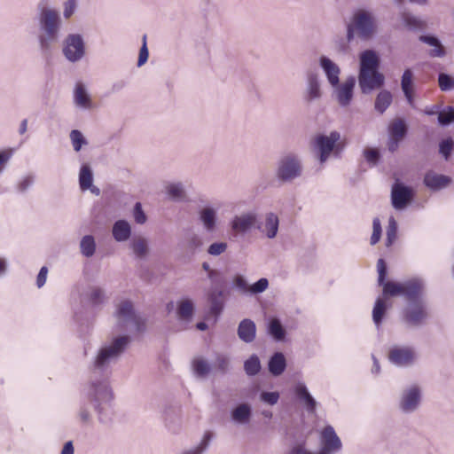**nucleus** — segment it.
<instances>
[{
	"label": "nucleus",
	"mask_w": 454,
	"mask_h": 454,
	"mask_svg": "<svg viewBox=\"0 0 454 454\" xmlns=\"http://www.w3.org/2000/svg\"><path fill=\"white\" fill-rule=\"evenodd\" d=\"M380 57L373 50H365L359 55L358 85L363 94L380 89L385 76L379 71Z\"/></svg>",
	"instance_id": "f257e3e1"
},
{
	"label": "nucleus",
	"mask_w": 454,
	"mask_h": 454,
	"mask_svg": "<svg viewBox=\"0 0 454 454\" xmlns=\"http://www.w3.org/2000/svg\"><path fill=\"white\" fill-rule=\"evenodd\" d=\"M378 33V20L372 11L359 9L354 12L347 25V41L352 42L355 36L370 40Z\"/></svg>",
	"instance_id": "f03ea898"
},
{
	"label": "nucleus",
	"mask_w": 454,
	"mask_h": 454,
	"mask_svg": "<svg viewBox=\"0 0 454 454\" xmlns=\"http://www.w3.org/2000/svg\"><path fill=\"white\" fill-rule=\"evenodd\" d=\"M39 26L42 32L39 36L40 47L47 55L59 40L61 26L59 12L51 8H43L40 12Z\"/></svg>",
	"instance_id": "7ed1b4c3"
},
{
	"label": "nucleus",
	"mask_w": 454,
	"mask_h": 454,
	"mask_svg": "<svg viewBox=\"0 0 454 454\" xmlns=\"http://www.w3.org/2000/svg\"><path fill=\"white\" fill-rule=\"evenodd\" d=\"M377 270L379 273L378 281L380 286H383V294L385 296L403 294L408 300H415L419 297L422 288V283L419 280L412 279L402 284L391 281L384 282L387 275V266L383 259L378 260Z\"/></svg>",
	"instance_id": "20e7f679"
},
{
	"label": "nucleus",
	"mask_w": 454,
	"mask_h": 454,
	"mask_svg": "<svg viewBox=\"0 0 454 454\" xmlns=\"http://www.w3.org/2000/svg\"><path fill=\"white\" fill-rule=\"evenodd\" d=\"M130 341L128 335L114 338L110 342L104 344L98 351L91 365L93 372L106 371L112 363L118 360Z\"/></svg>",
	"instance_id": "39448f33"
},
{
	"label": "nucleus",
	"mask_w": 454,
	"mask_h": 454,
	"mask_svg": "<svg viewBox=\"0 0 454 454\" xmlns=\"http://www.w3.org/2000/svg\"><path fill=\"white\" fill-rule=\"evenodd\" d=\"M115 317L121 329L136 332L145 330L144 318L135 311L133 303L129 300H123L117 305Z\"/></svg>",
	"instance_id": "423d86ee"
},
{
	"label": "nucleus",
	"mask_w": 454,
	"mask_h": 454,
	"mask_svg": "<svg viewBox=\"0 0 454 454\" xmlns=\"http://www.w3.org/2000/svg\"><path fill=\"white\" fill-rule=\"evenodd\" d=\"M88 395L101 419L104 411L111 406L114 398L108 381L106 380L92 381Z\"/></svg>",
	"instance_id": "0eeeda50"
},
{
	"label": "nucleus",
	"mask_w": 454,
	"mask_h": 454,
	"mask_svg": "<svg viewBox=\"0 0 454 454\" xmlns=\"http://www.w3.org/2000/svg\"><path fill=\"white\" fill-rule=\"evenodd\" d=\"M302 173V163L294 153H286L279 158L276 168V176L283 183H290L300 177Z\"/></svg>",
	"instance_id": "6e6552de"
},
{
	"label": "nucleus",
	"mask_w": 454,
	"mask_h": 454,
	"mask_svg": "<svg viewBox=\"0 0 454 454\" xmlns=\"http://www.w3.org/2000/svg\"><path fill=\"white\" fill-rule=\"evenodd\" d=\"M340 139V134L337 131H332L328 136L318 135L315 137L313 145L321 164H324L329 159L332 153L335 156L339 155L341 151L339 144Z\"/></svg>",
	"instance_id": "1a4fd4ad"
},
{
	"label": "nucleus",
	"mask_w": 454,
	"mask_h": 454,
	"mask_svg": "<svg viewBox=\"0 0 454 454\" xmlns=\"http://www.w3.org/2000/svg\"><path fill=\"white\" fill-rule=\"evenodd\" d=\"M258 215L255 211H247L236 215L230 222L231 231L236 236L245 235L252 229H256Z\"/></svg>",
	"instance_id": "9d476101"
},
{
	"label": "nucleus",
	"mask_w": 454,
	"mask_h": 454,
	"mask_svg": "<svg viewBox=\"0 0 454 454\" xmlns=\"http://www.w3.org/2000/svg\"><path fill=\"white\" fill-rule=\"evenodd\" d=\"M63 53L71 62L80 60L85 53V47L82 35H69L65 40Z\"/></svg>",
	"instance_id": "9b49d317"
},
{
	"label": "nucleus",
	"mask_w": 454,
	"mask_h": 454,
	"mask_svg": "<svg viewBox=\"0 0 454 454\" xmlns=\"http://www.w3.org/2000/svg\"><path fill=\"white\" fill-rule=\"evenodd\" d=\"M320 451L324 454H336L341 450L342 443L332 426H326L320 434Z\"/></svg>",
	"instance_id": "f8f14e48"
},
{
	"label": "nucleus",
	"mask_w": 454,
	"mask_h": 454,
	"mask_svg": "<svg viewBox=\"0 0 454 454\" xmlns=\"http://www.w3.org/2000/svg\"><path fill=\"white\" fill-rule=\"evenodd\" d=\"M420 400V388L416 385L411 386L403 391L400 397L399 408L404 413L414 412L419 408Z\"/></svg>",
	"instance_id": "ddd939ff"
},
{
	"label": "nucleus",
	"mask_w": 454,
	"mask_h": 454,
	"mask_svg": "<svg viewBox=\"0 0 454 454\" xmlns=\"http://www.w3.org/2000/svg\"><path fill=\"white\" fill-rule=\"evenodd\" d=\"M388 359L397 366H409L414 363L416 353L411 347L395 346L388 353Z\"/></svg>",
	"instance_id": "4468645a"
},
{
	"label": "nucleus",
	"mask_w": 454,
	"mask_h": 454,
	"mask_svg": "<svg viewBox=\"0 0 454 454\" xmlns=\"http://www.w3.org/2000/svg\"><path fill=\"white\" fill-rule=\"evenodd\" d=\"M321 81L315 72H309L306 75V85L303 91V99L307 103H312L322 98Z\"/></svg>",
	"instance_id": "2eb2a0df"
},
{
	"label": "nucleus",
	"mask_w": 454,
	"mask_h": 454,
	"mask_svg": "<svg viewBox=\"0 0 454 454\" xmlns=\"http://www.w3.org/2000/svg\"><path fill=\"white\" fill-rule=\"evenodd\" d=\"M355 85V77L349 76L341 84L339 83L336 87H333L335 98L340 106L346 107L350 105Z\"/></svg>",
	"instance_id": "dca6fc26"
},
{
	"label": "nucleus",
	"mask_w": 454,
	"mask_h": 454,
	"mask_svg": "<svg viewBox=\"0 0 454 454\" xmlns=\"http://www.w3.org/2000/svg\"><path fill=\"white\" fill-rule=\"evenodd\" d=\"M411 190L399 183H395L392 186L391 200L393 207L401 210L403 209L411 200Z\"/></svg>",
	"instance_id": "f3484780"
},
{
	"label": "nucleus",
	"mask_w": 454,
	"mask_h": 454,
	"mask_svg": "<svg viewBox=\"0 0 454 454\" xmlns=\"http://www.w3.org/2000/svg\"><path fill=\"white\" fill-rule=\"evenodd\" d=\"M319 66L323 70L328 83L336 87L340 82V67L330 58L322 55L319 58Z\"/></svg>",
	"instance_id": "a211bd4d"
},
{
	"label": "nucleus",
	"mask_w": 454,
	"mask_h": 454,
	"mask_svg": "<svg viewBox=\"0 0 454 454\" xmlns=\"http://www.w3.org/2000/svg\"><path fill=\"white\" fill-rule=\"evenodd\" d=\"M279 226V219L278 216L273 213L269 212L264 216V223H261L258 221L256 225V229L262 234H264L268 239L276 238Z\"/></svg>",
	"instance_id": "6ab92c4d"
},
{
	"label": "nucleus",
	"mask_w": 454,
	"mask_h": 454,
	"mask_svg": "<svg viewBox=\"0 0 454 454\" xmlns=\"http://www.w3.org/2000/svg\"><path fill=\"white\" fill-rule=\"evenodd\" d=\"M199 221L203 229L209 233L215 232L217 227V211L212 207H205L198 212Z\"/></svg>",
	"instance_id": "aec40b11"
},
{
	"label": "nucleus",
	"mask_w": 454,
	"mask_h": 454,
	"mask_svg": "<svg viewBox=\"0 0 454 454\" xmlns=\"http://www.w3.org/2000/svg\"><path fill=\"white\" fill-rule=\"evenodd\" d=\"M74 106L82 110L91 109L93 102L89 94L85 85L82 82H77L74 89Z\"/></svg>",
	"instance_id": "412c9836"
},
{
	"label": "nucleus",
	"mask_w": 454,
	"mask_h": 454,
	"mask_svg": "<svg viewBox=\"0 0 454 454\" xmlns=\"http://www.w3.org/2000/svg\"><path fill=\"white\" fill-rule=\"evenodd\" d=\"M252 407L247 403H241L231 411V419L237 425H247L252 418Z\"/></svg>",
	"instance_id": "4be33fe9"
},
{
	"label": "nucleus",
	"mask_w": 454,
	"mask_h": 454,
	"mask_svg": "<svg viewBox=\"0 0 454 454\" xmlns=\"http://www.w3.org/2000/svg\"><path fill=\"white\" fill-rule=\"evenodd\" d=\"M213 436L214 434L212 432L206 431L200 441L196 445L184 448L177 454H205L210 445Z\"/></svg>",
	"instance_id": "5701e85b"
},
{
	"label": "nucleus",
	"mask_w": 454,
	"mask_h": 454,
	"mask_svg": "<svg viewBox=\"0 0 454 454\" xmlns=\"http://www.w3.org/2000/svg\"><path fill=\"white\" fill-rule=\"evenodd\" d=\"M451 182V179L443 175H439L434 172H428L424 178V184L431 190H440L447 187Z\"/></svg>",
	"instance_id": "b1692460"
},
{
	"label": "nucleus",
	"mask_w": 454,
	"mask_h": 454,
	"mask_svg": "<svg viewBox=\"0 0 454 454\" xmlns=\"http://www.w3.org/2000/svg\"><path fill=\"white\" fill-rule=\"evenodd\" d=\"M256 326L250 319H243L238 327L239 338L246 343H251L255 339Z\"/></svg>",
	"instance_id": "393cba45"
},
{
	"label": "nucleus",
	"mask_w": 454,
	"mask_h": 454,
	"mask_svg": "<svg viewBox=\"0 0 454 454\" xmlns=\"http://www.w3.org/2000/svg\"><path fill=\"white\" fill-rule=\"evenodd\" d=\"M112 234L117 242L127 241L131 235V226L126 220H118L113 225Z\"/></svg>",
	"instance_id": "a878e982"
},
{
	"label": "nucleus",
	"mask_w": 454,
	"mask_h": 454,
	"mask_svg": "<svg viewBox=\"0 0 454 454\" xmlns=\"http://www.w3.org/2000/svg\"><path fill=\"white\" fill-rule=\"evenodd\" d=\"M130 248L137 259H145L149 254V244L146 238L137 236L130 241Z\"/></svg>",
	"instance_id": "bb28decb"
},
{
	"label": "nucleus",
	"mask_w": 454,
	"mask_h": 454,
	"mask_svg": "<svg viewBox=\"0 0 454 454\" xmlns=\"http://www.w3.org/2000/svg\"><path fill=\"white\" fill-rule=\"evenodd\" d=\"M294 392L298 398L303 402L307 410L310 412H314L316 410L317 402L308 391L305 384L301 382L297 383L294 387Z\"/></svg>",
	"instance_id": "cd10ccee"
},
{
	"label": "nucleus",
	"mask_w": 454,
	"mask_h": 454,
	"mask_svg": "<svg viewBox=\"0 0 454 454\" xmlns=\"http://www.w3.org/2000/svg\"><path fill=\"white\" fill-rule=\"evenodd\" d=\"M417 299L418 297L415 300H409L411 303L406 310V318L412 324L419 323L426 316L421 303Z\"/></svg>",
	"instance_id": "c85d7f7f"
},
{
	"label": "nucleus",
	"mask_w": 454,
	"mask_h": 454,
	"mask_svg": "<svg viewBox=\"0 0 454 454\" xmlns=\"http://www.w3.org/2000/svg\"><path fill=\"white\" fill-rule=\"evenodd\" d=\"M194 312V303L189 298H184L177 303L176 315L180 320L190 321Z\"/></svg>",
	"instance_id": "c756f323"
},
{
	"label": "nucleus",
	"mask_w": 454,
	"mask_h": 454,
	"mask_svg": "<svg viewBox=\"0 0 454 454\" xmlns=\"http://www.w3.org/2000/svg\"><path fill=\"white\" fill-rule=\"evenodd\" d=\"M402 90L410 105L413 103V73L411 69L404 70L401 79Z\"/></svg>",
	"instance_id": "7c9ffc66"
},
{
	"label": "nucleus",
	"mask_w": 454,
	"mask_h": 454,
	"mask_svg": "<svg viewBox=\"0 0 454 454\" xmlns=\"http://www.w3.org/2000/svg\"><path fill=\"white\" fill-rule=\"evenodd\" d=\"M286 367L285 356L281 352L275 353L269 361V371L274 376L281 375Z\"/></svg>",
	"instance_id": "2f4dec72"
},
{
	"label": "nucleus",
	"mask_w": 454,
	"mask_h": 454,
	"mask_svg": "<svg viewBox=\"0 0 454 454\" xmlns=\"http://www.w3.org/2000/svg\"><path fill=\"white\" fill-rule=\"evenodd\" d=\"M400 19L403 26L409 30L422 29L426 26L425 21L406 11H403L400 13Z\"/></svg>",
	"instance_id": "473e14b6"
},
{
	"label": "nucleus",
	"mask_w": 454,
	"mask_h": 454,
	"mask_svg": "<svg viewBox=\"0 0 454 454\" xmlns=\"http://www.w3.org/2000/svg\"><path fill=\"white\" fill-rule=\"evenodd\" d=\"M419 41L434 47V49H432L429 52L431 57L442 58L445 56V50L437 37L433 35H420Z\"/></svg>",
	"instance_id": "72a5a7b5"
},
{
	"label": "nucleus",
	"mask_w": 454,
	"mask_h": 454,
	"mask_svg": "<svg viewBox=\"0 0 454 454\" xmlns=\"http://www.w3.org/2000/svg\"><path fill=\"white\" fill-rule=\"evenodd\" d=\"M223 291L219 289H212L208 294V301L210 303V310L214 315H218L223 309Z\"/></svg>",
	"instance_id": "f704fd0d"
},
{
	"label": "nucleus",
	"mask_w": 454,
	"mask_h": 454,
	"mask_svg": "<svg viewBox=\"0 0 454 454\" xmlns=\"http://www.w3.org/2000/svg\"><path fill=\"white\" fill-rule=\"evenodd\" d=\"M392 94L387 90H381L376 97L374 108L380 113L383 114L392 103Z\"/></svg>",
	"instance_id": "c9c22d12"
},
{
	"label": "nucleus",
	"mask_w": 454,
	"mask_h": 454,
	"mask_svg": "<svg viewBox=\"0 0 454 454\" xmlns=\"http://www.w3.org/2000/svg\"><path fill=\"white\" fill-rule=\"evenodd\" d=\"M93 175L90 167L83 164L79 173V184L82 191H86L92 186Z\"/></svg>",
	"instance_id": "e433bc0d"
},
{
	"label": "nucleus",
	"mask_w": 454,
	"mask_h": 454,
	"mask_svg": "<svg viewBox=\"0 0 454 454\" xmlns=\"http://www.w3.org/2000/svg\"><path fill=\"white\" fill-rule=\"evenodd\" d=\"M389 137L403 139L407 133V125L402 119H395L388 127Z\"/></svg>",
	"instance_id": "4c0bfd02"
},
{
	"label": "nucleus",
	"mask_w": 454,
	"mask_h": 454,
	"mask_svg": "<svg viewBox=\"0 0 454 454\" xmlns=\"http://www.w3.org/2000/svg\"><path fill=\"white\" fill-rule=\"evenodd\" d=\"M86 295L90 304L93 307L103 304L106 299L105 291L98 286L90 287Z\"/></svg>",
	"instance_id": "58836bf2"
},
{
	"label": "nucleus",
	"mask_w": 454,
	"mask_h": 454,
	"mask_svg": "<svg viewBox=\"0 0 454 454\" xmlns=\"http://www.w3.org/2000/svg\"><path fill=\"white\" fill-rule=\"evenodd\" d=\"M168 195L174 200L183 201L186 198L184 184L182 183H171L166 187Z\"/></svg>",
	"instance_id": "ea45409f"
},
{
	"label": "nucleus",
	"mask_w": 454,
	"mask_h": 454,
	"mask_svg": "<svg viewBox=\"0 0 454 454\" xmlns=\"http://www.w3.org/2000/svg\"><path fill=\"white\" fill-rule=\"evenodd\" d=\"M80 251L85 257H91L96 251V242L92 235L84 236L80 242Z\"/></svg>",
	"instance_id": "a19ab883"
},
{
	"label": "nucleus",
	"mask_w": 454,
	"mask_h": 454,
	"mask_svg": "<svg viewBox=\"0 0 454 454\" xmlns=\"http://www.w3.org/2000/svg\"><path fill=\"white\" fill-rule=\"evenodd\" d=\"M69 138L74 152L78 153L81 151L82 146L89 144L83 134L78 129L71 130Z\"/></svg>",
	"instance_id": "79ce46f5"
},
{
	"label": "nucleus",
	"mask_w": 454,
	"mask_h": 454,
	"mask_svg": "<svg viewBox=\"0 0 454 454\" xmlns=\"http://www.w3.org/2000/svg\"><path fill=\"white\" fill-rule=\"evenodd\" d=\"M261 369V363L257 356H251L244 364V370L249 376L256 375Z\"/></svg>",
	"instance_id": "37998d69"
},
{
	"label": "nucleus",
	"mask_w": 454,
	"mask_h": 454,
	"mask_svg": "<svg viewBox=\"0 0 454 454\" xmlns=\"http://www.w3.org/2000/svg\"><path fill=\"white\" fill-rule=\"evenodd\" d=\"M203 246V239L199 234L193 233L187 239L186 248L192 254L201 251Z\"/></svg>",
	"instance_id": "c03bdc74"
},
{
	"label": "nucleus",
	"mask_w": 454,
	"mask_h": 454,
	"mask_svg": "<svg viewBox=\"0 0 454 454\" xmlns=\"http://www.w3.org/2000/svg\"><path fill=\"white\" fill-rule=\"evenodd\" d=\"M386 311V305L382 299L379 298L372 310V319L377 326L381 323L382 317Z\"/></svg>",
	"instance_id": "a18cd8bd"
},
{
	"label": "nucleus",
	"mask_w": 454,
	"mask_h": 454,
	"mask_svg": "<svg viewBox=\"0 0 454 454\" xmlns=\"http://www.w3.org/2000/svg\"><path fill=\"white\" fill-rule=\"evenodd\" d=\"M438 122L442 126H446L454 122V107L447 106L442 111H440L438 113Z\"/></svg>",
	"instance_id": "49530a36"
},
{
	"label": "nucleus",
	"mask_w": 454,
	"mask_h": 454,
	"mask_svg": "<svg viewBox=\"0 0 454 454\" xmlns=\"http://www.w3.org/2000/svg\"><path fill=\"white\" fill-rule=\"evenodd\" d=\"M269 332L277 340H281L285 337V330L278 319H272L269 325Z\"/></svg>",
	"instance_id": "de8ad7c7"
},
{
	"label": "nucleus",
	"mask_w": 454,
	"mask_h": 454,
	"mask_svg": "<svg viewBox=\"0 0 454 454\" xmlns=\"http://www.w3.org/2000/svg\"><path fill=\"white\" fill-rule=\"evenodd\" d=\"M397 223L394 217H390L388 220V226L387 228V239L386 246L390 247L396 239Z\"/></svg>",
	"instance_id": "09e8293b"
},
{
	"label": "nucleus",
	"mask_w": 454,
	"mask_h": 454,
	"mask_svg": "<svg viewBox=\"0 0 454 454\" xmlns=\"http://www.w3.org/2000/svg\"><path fill=\"white\" fill-rule=\"evenodd\" d=\"M193 369L198 376L204 377L210 371L209 364L202 358H197L193 361Z\"/></svg>",
	"instance_id": "8fccbe9b"
},
{
	"label": "nucleus",
	"mask_w": 454,
	"mask_h": 454,
	"mask_svg": "<svg viewBox=\"0 0 454 454\" xmlns=\"http://www.w3.org/2000/svg\"><path fill=\"white\" fill-rule=\"evenodd\" d=\"M214 367L222 373L226 372L230 368V358L223 354H218L214 362Z\"/></svg>",
	"instance_id": "3c124183"
},
{
	"label": "nucleus",
	"mask_w": 454,
	"mask_h": 454,
	"mask_svg": "<svg viewBox=\"0 0 454 454\" xmlns=\"http://www.w3.org/2000/svg\"><path fill=\"white\" fill-rule=\"evenodd\" d=\"M454 149V141L449 137L442 140L439 145L440 153L447 160Z\"/></svg>",
	"instance_id": "603ef678"
},
{
	"label": "nucleus",
	"mask_w": 454,
	"mask_h": 454,
	"mask_svg": "<svg viewBox=\"0 0 454 454\" xmlns=\"http://www.w3.org/2000/svg\"><path fill=\"white\" fill-rule=\"evenodd\" d=\"M438 82L440 89L443 91L454 89V78L446 74H440Z\"/></svg>",
	"instance_id": "864d4df0"
},
{
	"label": "nucleus",
	"mask_w": 454,
	"mask_h": 454,
	"mask_svg": "<svg viewBox=\"0 0 454 454\" xmlns=\"http://www.w3.org/2000/svg\"><path fill=\"white\" fill-rule=\"evenodd\" d=\"M35 176L32 174H27L20 178L17 184V191L19 192H25L34 184Z\"/></svg>",
	"instance_id": "5fc2aeb1"
},
{
	"label": "nucleus",
	"mask_w": 454,
	"mask_h": 454,
	"mask_svg": "<svg viewBox=\"0 0 454 454\" xmlns=\"http://www.w3.org/2000/svg\"><path fill=\"white\" fill-rule=\"evenodd\" d=\"M227 247L228 245L226 242H215L208 247L207 253L210 255L217 256L223 254L227 250Z\"/></svg>",
	"instance_id": "6e6d98bb"
},
{
	"label": "nucleus",
	"mask_w": 454,
	"mask_h": 454,
	"mask_svg": "<svg viewBox=\"0 0 454 454\" xmlns=\"http://www.w3.org/2000/svg\"><path fill=\"white\" fill-rule=\"evenodd\" d=\"M269 286V281L265 278H260L258 281L250 286L249 293L261 294L264 292Z\"/></svg>",
	"instance_id": "4d7b16f0"
},
{
	"label": "nucleus",
	"mask_w": 454,
	"mask_h": 454,
	"mask_svg": "<svg viewBox=\"0 0 454 454\" xmlns=\"http://www.w3.org/2000/svg\"><path fill=\"white\" fill-rule=\"evenodd\" d=\"M133 217L135 219V222L138 224H144L147 220V217L142 208V204L140 202H137L134 206Z\"/></svg>",
	"instance_id": "13d9d810"
},
{
	"label": "nucleus",
	"mask_w": 454,
	"mask_h": 454,
	"mask_svg": "<svg viewBox=\"0 0 454 454\" xmlns=\"http://www.w3.org/2000/svg\"><path fill=\"white\" fill-rule=\"evenodd\" d=\"M381 237V224L379 218H374L372 222V234L371 237V245H375L379 242Z\"/></svg>",
	"instance_id": "bf43d9fd"
},
{
	"label": "nucleus",
	"mask_w": 454,
	"mask_h": 454,
	"mask_svg": "<svg viewBox=\"0 0 454 454\" xmlns=\"http://www.w3.org/2000/svg\"><path fill=\"white\" fill-rule=\"evenodd\" d=\"M149 58V51L146 45V35L143 36V44L139 51V56L137 60V67H142L146 63Z\"/></svg>",
	"instance_id": "052dcab7"
},
{
	"label": "nucleus",
	"mask_w": 454,
	"mask_h": 454,
	"mask_svg": "<svg viewBox=\"0 0 454 454\" xmlns=\"http://www.w3.org/2000/svg\"><path fill=\"white\" fill-rule=\"evenodd\" d=\"M233 285L235 287H237L239 290L242 291L243 293H248L250 286L247 284L245 278L241 275H237L233 278Z\"/></svg>",
	"instance_id": "680f3d73"
},
{
	"label": "nucleus",
	"mask_w": 454,
	"mask_h": 454,
	"mask_svg": "<svg viewBox=\"0 0 454 454\" xmlns=\"http://www.w3.org/2000/svg\"><path fill=\"white\" fill-rule=\"evenodd\" d=\"M279 399L278 392H262L261 394V400L268 404L274 405Z\"/></svg>",
	"instance_id": "e2e57ef3"
},
{
	"label": "nucleus",
	"mask_w": 454,
	"mask_h": 454,
	"mask_svg": "<svg viewBox=\"0 0 454 454\" xmlns=\"http://www.w3.org/2000/svg\"><path fill=\"white\" fill-rule=\"evenodd\" d=\"M364 154L366 160L373 165H375L380 159V153L376 149H366L364 150Z\"/></svg>",
	"instance_id": "0e129e2a"
},
{
	"label": "nucleus",
	"mask_w": 454,
	"mask_h": 454,
	"mask_svg": "<svg viewBox=\"0 0 454 454\" xmlns=\"http://www.w3.org/2000/svg\"><path fill=\"white\" fill-rule=\"evenodd\" d=\"M14 149L9 148L0 151V172L3 170V165L8 162L13 154Z\"/></svg>",
	"instance_id": "69168bd1"
},
{
	"label": "nucleus",
	"mask_w": 454,
	"mask_h": 454,
	"mask_svg": "<svg viewBox=\"0 0 454 454\" xmlns=\"http://www.w3.org/2000/svg\"><path fill=\"white\" fill-rule=\"evenodd\" d=\"M76 7L75 0H67L64 4V16L68 19L73 15Z\"/></svg>",
	"instance_id": "338daca9"
},
{
	"label": "nucleus",
	"mask_w": 454,
	"mask_h": 454,
	"mask_svg": "<svg viewBox=\"0 0 454 454\" xmlns=\"http://www.w3.org/2000/svg\"><path fill=\"white\" fill-rule=\"evenodd\" d=\"M78 417L83 424H89L91 421V414L86 406L80 408Z\"/></svg>",
	"instance_id": "774afa93"
}]
</instances>
